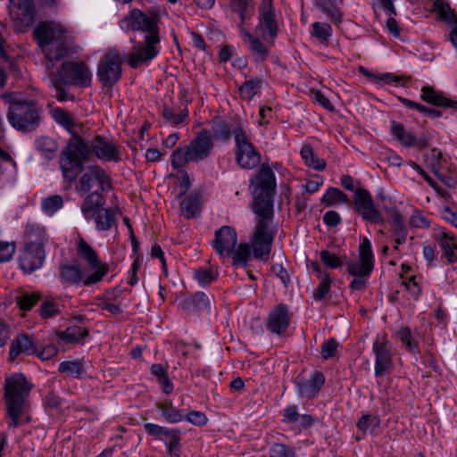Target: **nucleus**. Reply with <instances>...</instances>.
I'll return each instance as SVG.
<instances>
[{
	"mask_svg": "<svg viewBox=\"0 0 457 457\" xmlns=\"http://www.w3.org/2000/svg\"><path fill=\"white\" fill-rule=\"evenodd\" d=\"M40 295L35 293H22L16 297V302L22 311H29L39 301Z\"/></svg>",
	"mask_w": 457,
	"mask_h": 457,
	"instance_id": "56",
	"label": "nucleus"
},
{
	"mask_svg": "<svg viewBox=\"0 0 457 457\" xmlns=\"http://www.w3.org/2000/svg\"><path fill=\"white\" fill-rule=\"evenodd\" d=\"M232 264L235 267H246L251 257V247L247 243H240L232 253Z\"/></svg>",
	"mask_w": 457,
	"mask_h": 457,
	"instance_id": "41",
	"label": "nucleus"
},
{
	"mask_svg": "<svg viewBox=\"0 0 457 457\" xmlns=\"http://www.w3.org/2000/svg\"><path fill=\"white\" fill-rule=\"evenodd\" d=\"M122 27L126 30L141 31L144 37L161 38L160 23L161 17L157 10L149 9L143 12L139 9H132L127 16L121 20Z\"/></svg>",
	"mask_w": 457,
	"mask_h": 457,
	"instance_id": "6",
	"label": "nucleus"
},
{
	"mask_svg": "<svg viewBox=\"0 0 457 457\" xmlns=\"http://www.w3.org/2000/svg\"><path fill=\"white\" fill-rule=\"evenodd\" d=\"M184 420H187L192 423L193 425L201 427L204 426L207 423L208 419L206 415L202 411H191L189 412H186V417Z\"/></svg>",
	"mask_w": 457,
	"mask_h": 457,
	"instance_id": "63",
	"label": "nucleus"
},
{
	"mask_svg": "<svg viewBox=\"0 0 457 457\" xmlns=\"http://www.w3.org/2000/svg\"><path fill=\"white\" fill-rule=\"evenodd\" d=\"M236 149H241L253 145L251 142L250 130L247 126L241 121H237L233 131Z\"/></svg>",
	"mask_w": 457,
	"mask_h": 457,
	"instance_id": "35",
	"label": "nucleus"
},
{
	"mask_svg": "<svg viewBox=\"0 0 457 457\" xmlns=\"http://www.w3.org/2000/svg\"><path fill=\"white\" fill-rule=\"evenodd\" d=\"M301 156L305 164L316 170H323L326 167L324 159H320L310 145H303L301 149Z\"/></svg>",
	"mask_w": 457,
	"mask_h": 457,
	"instance_id": "40",
	"label": "nucleus"
},
{
	"mask_svg": "<svg viewBox=\"0 0 457 457\" xmlns=\"http://www.w3.org/2000/svg\"><path fill=\"white\" fill-rule=\"evenodd\" d=\"M278 30L272 0H262L259 9V23L255 27L254 34L263 40H270L271 45L278 35Z\"/></svg>",
	"mask_w": 457,
	"mask_h": 457,
	"instance_id": "13",
	"label": "nucleus"
},
{
	"mask_svg": "<svg viewBox=\"0 0 457 457\" xmlns=\"http://www.w3.org/2000/svg\"><path fill=\"white\" fill-rule=\"evenodd\" d=\"M262 86L260 79L245 80L239 87V93L242 98L251 100L259 91Z\"/></svg>",
	"mask_w": 457,
	"mask_h": 457,
	"instance_id": "49",
	"label": "nucleus"
},
{
	"mask_svg": "<svg viewBox=\"0 0 457 457\" xmlns=\"http://www.w3.org/2000/svg\"><path fill=\"white\" fill-rule=\"evenodd\" d=\"M104 195L96 190L86 196L81 205V212L87 220H93L104 207Z\"/></svg>",
	"mask_w": 457,
	"mask_h": 457,
	"instance_id": "27",
	"label": "nucleus"
},
{
	"mask_svg": "<svg viewBox=\"0 0 457 457\" xmlns=\"http://www.w3.org/2000/svg\"><path fill=\"white\" fill-rule=\"evenodd\" d=\"M7 120L15 129L32 132L41 121V109L32 100L16 101L9 106Z\"/></svg>",
	"mask_w": 457,
	"mask_h": 457,
	"instance_id": "5",
	"label": "nucleus"
},
{
	"mask_svg": "<svg viewBox=\"0 0 457 457\" xmlns=\"http://www.w3.org/2000/svg\"><path fill=\"white\" fill-rule=\"evenodd\" d=\"M254 187L253 211L256 214L255 226L250 241L254 258L267 261L270 254L277 229L273 222V195L276 190V177L271 168L263 163L251 179Z\"/></svg>",
	"mask_w": 457,
	"mask_h": 457,
	"instance_id": "1",
	"label": "nucleus"
},
{
	"mask_svg": "<svg viewBox=\"0 0 457 457\" xmlns=\"http://www.w3.org/2000/svg\"><path fill=\"white\" fill-rule=\"evenodd\" d=\"M33 385L21 373L5 378L4 403L9 428H18L30 421L29 395Z\"/></svg>",
	"mask_w": 457,
	"mask_h": 457,
	"instance_id": "3",
	"label": "nucleus"
},
{
	"mask_svg": "<svg viewBox=\"0 0 457 457\" xmlns=\"http://www.w3.org/2000/svg\"><path fill=\"white\" fill-rule=\"evenodd\" d=\"M372 351L376 356L374 373L377 378L383 377L392 364V353L388 341L383 339L373 343Z\"/></svg>",
	"mask_w": 457,
	"mask_h": 457,
	"instance_id": "20",
	"label": "nucleus"
},
{
	"mask_svg": "<svg viewBox=\"0 0 457 457\" xmlns=\"http://www.w3.org/2000/svg\"><path fill=\"white\" fill-rule=\"evenodd\" d=\"M49 79L51 81L52 86L54 87L55 90V98L60 102L64 101H73L75 96L72 95L66 87L64 84H62V81L61 80H54V74H49Z\"/></svg>",
	"mask_w": 457,
	"mask_h": 457,
	"instance_id": "52",
	"label": "nucleus"
},
{
	"mask_svg": "<svg viewBox=\"0 0 457 457\" xmlns=\"http://www.w3.org/2000/svg\"><path fill=\"white\" fill-rule=\"evenodd\" d=\"M181 210L187 219L195 218L200 213V200L197 194H190L181 203Z\"/></svg>",
	"mask_w": 457,
	"mask_h": 457,
	"instance_id": "38",
	"label": "nucleus"
},
{
	"mask_svg": "<svg viewBox=\"0 0 457 457\" xmlns=\"http://www.w3.org/2000/svg\"><path fill=\"white\" fill-rule=\"evenodd\" d=\"M9 13L16 29L27 30L34 23L36 15L33 0H9Z\"/></svg>",
	"mask_w": 457,
	"mask_h": 457,
	"instance_id": "14",
	"label": "nucleus"
},
{
	"mask_svg": "<svg viewBox=\"0 0 457 457\" xmlns=\"http://www.w3.org/2000/svg\"><path fill=\"white\" fill-rule=\"evenodd\" d=\"M117 208H104L93 219L98 230L107 231L116 224Z\"/></svg>",
	"mask_w": 457,
	"mask_h": 457,
	"instance_id": "32",
	"label": "nucleus"
},
{
	"mask_svg": "<svg viewBox=\"0 0 457 457\" xmlns=\"http://www.w3.org/2000/svg\"><path fill=\"white\" fill-rule=\"evenodd\" d=\"M190 162H193V155L187 145L178 147L171 154V166L174 169L182 168Z\"/></svg>",
	"mask_w": 457,
	"mask_h": 457,
	"instance_id": "46",
	"label": "nucleus"
},
{
	"mask_svg": "<svg viewBox=\"0 0 457 457\" xmlns=\"http://www.w3.org/2000/svg\"><path fill=\"white\" fill-rule=\"evenodd\" d=\"M397 337L406 350L410 353H415L418 350V343L413 340L409 328H402L397 332Z\"/></svg>",
	"mask_w": 457,
	"mask_h": 457,
	"instance_id": "58",
	"label": "nucleus"
},
{
	"mask_svg": "<svg viewBox=\"0 0 457 457\" xmlns=\"http://www.w3.org/2000/svg\"><path fill=\"white\" fill-rule=\"evenodd\" d=\"M353 209L365 221L379 225H383L386 222V219L376 206L373 197L368 189L363 187L355 188L353 195Z\"/></svg>",
	"mask_w": 457,
	"mask_h": 457,
	"instance_id": "7",
	"label": "nucleus"
},
{
	"mask_svg": "<svg viewBox=\"0 0 457 457\" xmlns=\"http://www.w3.org/2000/svg\"><path fill=\"white\" fill-rule=\"evenodd\" d=\"M434 9L440 20L450 26L457 27V12L451 9L450 5L443 0L434 2Z\"/></svg>",
	"mask_w": 457,
	"mask_h": 457,
	"instance_id": "33",
	"label": "nucleus"
},
{
	"mask_svg": "<svg viewBox=\"0 0 457 457\" xmlns=\"http://www.w3.org/2000/svg\"><path fill=\"white\" fill-rule=\"evenodd\" d=\"M60 277L62 281L79 284L83 279L80 268L78 265H64L61 269Z\"/></svg>",
	"mask_w": 457,
	"mask_h": 457,
	"instance_id": "48",
	"label": "nucleus"
},
{
	"mask_svg": "<svg viewBox=\"0 0 457 457\" xmlns=\"http://www.w3.org/2000/svg\"><path fill=\"white\" fill-rule=\"evenodd\" d=\"M374 268L371 243L364 237L359 245V260L346 262V270L351 276H370Z\"/></svg>",
	"mask_w": 457,
	"mask_h": 457,
	"instance_id": "15",
	"label": "nucleus"
},
{
	"mask_svg": "<svg viewBox=\"0 0 457 457\" xmlns=\"http://www.w3.org/2000/svg\"><path fill=\"white\" fill-rule=\"evenodd\" d=\"M63 305L58 299L45 298L38 310V314L42 319H50L59 315L62 312Z\"/></svg>",
	"mask_w": 457,
	"mask_h": 457,
	"instance_id": "34",
	"label": "nucleus"
},
{
	"mask_svg": "<svg viewBox=\"0 0 457 457\" xmlns=\"http://www.w3.org/2000/svg\"><path fill=\"white\" fill-rule=\"evenodd\" d=\"M325 383V376L320 371H315L309 379H302L297 382L298 394L302 397L313 398Z\"/></svg>",
	"mask_w": 457,
	"mask_h": 457,
	"instance_id": "26",
	"label": "nucleus"
},
{
	"mask_svg": "<svg viewBox=\"0 0 457 457\" xmlns=\"http://www.w3.org/2000/svg\"><path fill=\"white\" fill-rule=\"evenodd\" d=\"M67 29L54 21H41L33 31L38 46L50 61H60L67 54Z\"/></svg>",
	"mask_w": 457,
	"mask_h": 457,
	"instance_id": "4",
	"label": "nucleus"
},
{
	"mask_svg": "<svg viewBox=\"0 0 457 457\" xmlns=\"http://www.w3.org/2000/svg\"><path fill=\"white\" fill-rule=\"evenodd\" d=\"M261 37H255L249 42V47L252 53L256 55L257 59L264 62L269 57L270 48L273 46L270 45V40L261 41Z\"/></svg>",
	"mask_w": 457,
	"mask_h": 457,
	"instance_id": "37",
	"label": "nucleus"
},
{
	"mask_svg": "<svg viewBox=\"0 0 457 457\" xmlns=\"http://www.w3.org/2000/svg\"><path fill=\"white\" fill-rule=\"evenodd\" d=\"M36 148L45 154H53L57 150V143L49 137H40L35 141Z\"/></svg>",
	"mask_w": 457,
	"mask_h": 457,
	"instance_id": "60",
	"label": "nucleus"
},
{
	"mask_svg": "<svg viewBox=\"0 0 457 457\" xmlns=\"http://www.w3.org/2000/svg\"><path fill=\"white\" fill-rule=\"evenodd\" d=\"M155 405L168 423H179L186 417V411L175 407L170 400L158 402Z\"/></svg>",
	"mask_w": 457,
	"mask_h": 457,
	"instance_id": "31",
	"label": "nucleus"
},
{
	"mask_svg": "<svg viewBox=\"0 0 457 457\" xmlns=\"http://www.w3.org/2000/svg\"><path fill=\"white\" fill-rule=\"evenodd\" d=\"M237 243V234L230 226H222L214 233L212 247L221 256H230Z\"/></svg>",
	"mask_w": 457,
	"mask_h": 457,
	"instance_id": "18",
	"label": "nucleus"
},
{
	"mask_svg": "<svg viewBox=\"0 0 457 457\" xmlns=\"http://www.w3.org/2000/svg\"><path fill=\"white\" fill-rule=\"evenodd\" d=\"M56 335L61 340L68 343H79L88 335V331L81 327L71 326L63 331H57Z\"/></svg>",
	"mask_w": 457,
	"mask_h": 457,
	"instance_id": "36",
	"label": "nucleus"
},
{
	"mask_svg": "<svg viewBox=\"0 0 457 457\" xmlns=\"http://www.w3.org/2000/svg\"><path fill=\"white\" fill-rule=\"evenodd\" d=\"M122 60L117 51H109L100 60L97 77L104 87H112L121 77Z\"/></svg>",
	"mask_w": 457,
	"mask_h": 457,
	"instance_id": "11",
	"label": "nucleus"
},
{
	"mask_svg": "<svg viewBox=\"0 0 457 457\" xmlns=\"http://www.w3.org/2000/svg\"><path fill=\"white\" fill-rule=\"evenodd\" d=\"M337 0H320L319 5L322 12L327 14L330 21L336 24H339L342 21V13L337 8ZM342 3L343 0H338Z\"/></svg>",
	"mask_w": 457,
	"mask_h": 457,
	"instance_id": "45",
	"label": "nucleus"
},
{
	"mask_svg": "<svg viewBox=\"0 0 457 457\" xmlns=\"http://www.w3.org/2000/svg\"><path fill=\"white\" fill-rule=\"evenodd\" d=\"M236 126V122L228 123L221 118L216 117L211 121V134L212 137L215 140H220L223 142H228L231 135H233V131Z\"/></svg>",
	"mask_w": 457,
	"mask_h": 457,
	"instance_id": "30",
	"label": "nucleus"
},
{
	"mask_svg": "<svg viewBox=\"0 0 457 457\" xmlns=\"http://www.w3.org/2000/svg\"><path fill=\"white\" fill-rule=\"evenodd\" d=\"M24 246L44 248L48 242V237L43 227L38 224H28L24 232Z\"/></svg>",
	"mask_w": 457,
	"mask_h": 457,
	"instance_id": "28",
	"label": "nucleus"
},
{
	"mask_svg": "<svg viewBox=\"0 0 457 457\" xmlns=\"http://www.w3.org/2000/svg\"><path fill=\"white\" fill-rule=\"evenodd\" d=\"M211 297L204 292H196L179 302V307L185 312L195 313L197 312L211 311Z\"/></svg>",
	"mask_w": 457,
	"mask_h": 457,
	"instance_id": "24",
	"label": "nucleus"
},
{
	"mask_svg": "<svg viewBox=\"0 0 457 457\" xmlns=\"http://www.w3.org/2000/svg\"><path fill=\"white\" fill-rule=\"evenodd\" d=\"M236 162L243 169H253L261 162V154L254 145L235 149Z\"/></svg>",
	"mask_w": 457,
	"mask_h": 457,
	"instance_id": "29",
	"label": "nucleus"
},
{
	"mask_svg": "<svg viewBox=\"0 0 457 457\" xmlns=\"http://www.w3.org/2000/svg\"><path fill=\"white\" fill-rule=\"evenodd\" d=\"M133 46L128 56V62L133 69L149 62L160 52L161 38L144 37L142 41L131 39Z\"/></svg>",
	"mask_w": 457,
	"mask_h": 457,
	"instance_id": "10",
	"label": "nucleus"
},
{
	"mask_svg": "<svg viewBox=\"0 0 457 457\" xmlns=\"http://www.w3.org/2000/svg\"><path fill=\"white\" fill-rule=\"evenodd\" d=\"M217 272L211 268H200L195 271V278L202 286L209 285L217 278Z\"/></svg>",
	"mask_w": 457,
	"mask_h": 457,
	"instance_id": "59",
	"label": "nucleus"
},
{
	"mask_svg": "<svg viewBox=\"0 0 457 457\" xmlns=\"http://www.w3.org/2000/svg\"><path fill=\"white\" fill-rule=\"evenodd\" d=\"M37 341L34 337L21 333L12 341L9 350V359L14 361L21 354L32 355L37 353Z\"/></svg>",
	"mask_w": 457,
	"mask_h": 457,
	"instance_id": "22",
	"label": "nucleus"
},
{
	"mask_svg": "<svg viewBox=\"0 0 457 457\" xmlns=\"http://www.w3.org/2000/svg\"><path fill=\"white\" fill-rule=\"evenodd\" d=\"M397 99L404 104L406 107L416 110L420 113H423L427 115L428 117L431 118H440L442 116V112L440 110L427 107L425 105H422L420 103H416L412 100H410L408 98L403 97V96H397Z\"/></svg>",
	"mask_w": 457,
	"mask_h": 457,
	"instance_id": "42",
	"label": "nucleus"
},
{
	"mask_svg": "<svg viewBox=\"0 0 457 457\" xmlns=\"http://www.w3.org/2000/svg\"><path fill=\"white\" fill-rule=\"evenodd\" d=\"M91 154L104 162H118L121 159L117 143L103 136H95L90 141H86L78 133H72V138L62 149L59 158L63 178L69 182H74L83 171Z\"/></svg>",
	"mask_w": 457,
	"mask_h": 457,
	"instance_id": "2",
	"label": "nucleus"
},
{
	"mask_svg": "<svg viewBox=\"0 0 457 457\" xmlns=\"http://www.w3.org/2000/svg\"><path fill=\"white\" fill-rule=\"evenodd\" d=\"M45 258V248L24 246L19 258L20 267L23 271L31 273L43 266Z\"/></svg>",
	"mask_w": 457,
	"mask_h": 457,
	"instance_id": "21",
	"label": "nucleus"
},
{
	"mask_svg": "<svg viewBox=\"0 0 457 457\" xmlns=\"http://www.w3.org/2000/svg\"><path fill=\"white\" fill-rule=\"evenodd\" d=\"M312 36L320 39L322 43L328 42L332 36V28L328 23L316 21L312 24Z\"/></svg>",
	"mask_w": 457,
	"mask_h": 457,
	"instance_id": "55",
	"label": "nucleus"
},
{
	"mask_svg": "<svg viewBox=\"0 0 457 457\" xmlns=\"http://www.w3.org/2000/svg\"><path fill=\"white\" fill-rule=\"evenodd\" d=\"M144 429L146 434L164 441L167 453L170 456L179 457L181 450V431L178 428L162 427L154 423H145Z\"/></svg>",
	"mask_w": 457,
	"mask_h": 457,
	"instance_id": "12",
	"label": "nucleus"
},
{
	"mask_svg": "<svg viewBox=\"0 0 457 457\" xmlns=\"http://www.w3.org/2000/svg\"><path fill=\"white\" fill-rule=\"evenodd\" d=\"M95 181L98 183L101 191H107L112 188L110 177L105 170L98 165H90L87 167V172L81 176L78 190L84 193L89 192L93 188Z\"/></svg>",
	"mask_w": 457,
	"mask_h": 457,
	"instance_id": "17",
	"label": "nucleus"
},
{
	"mask_svg": "<svg viewBox=\"0 0 457 457\" xmlns=\"http://www.w3.org/2000/svg\"><path fill=\"white\" fill-rule=\"evenodd\" d=\"M58 370L75 378H80L84 372L83 364L79 361H62L59 364Z\"/></svg>",
	"mask_w": 457,
	"mask_h": 457,
	"instance_id": "51",
	"label": "nucleus"
},
{
	"mask_svg": "<svg viewBox=\"0 0 457 457\" xmlns=\"http://www.w3.org/2000/svg\"><path fill=\"white\" fill-rule=\"evenodd\" d=\"M380 426V420L378 416L364 414L357 421L356 427L362 432L373 433Z\"/></svg>",
	"mask_w": 457,
	"mask_h": 457,
	"instance_id": "50",
	"label": "nucleus"
},
{
	"mask_svg": "<svg viewBox=\"0 0 457 457\" xmlns=\"http://www.w3.org/2000/svg\"><path fill=\"white\" fill-rule=\"evenodd\" d=\"M293 313L287 304L278 303L270 311L265 326L272 334L281 336L288 328Z\"/></svg>",
	"mask_w": 457,
	"mask_h": 457,
	"instance_id": "16",
	"label": "nucleus"
},
{
	"mask_svg": "<svg viewBox=\"0 0 457 457\" xmlns=\"http://www.w3.org/2000/svg\"><path fill=\"white\" fill-rule=\"evenodd\" d=\"M349 202L348 195L337 187H329L321 198V203L327 206H331L337 203L349 204Z\"/></svg>",
	"mask_w": 457,
	"mask_h": 457,
	"instance_id": "44",
	"label": "nucleus"
},
{
	"mask_svg": "<svg viewBox=\"0 0 457 457\" xmlns=\"http://www.w3.org/2000/svg\"><path fill=\"white\" fill-rule=\"evenodd\" d=\"M420 99L429 104L451 108L457 111V101L447 98L441 91L436 90L433 87L425 86L420 90Z\"/></svg>",
	"mask_w": 457,
	"mask_h": 457,
	"instance_id": "25",
	"label": "nucleus"
},
{
	"mask_svg": "<svg viewBox=\"0 0 457 457\" xmlns=\"http://www.w3.org/2000/svg\"><path fill=\"white\" fill-rule=\"evenodd\" d=\"M320 255L322 262L329 269H337L343 265L341 258L328 250H321Z\"/></svg>",
	"mask_w": 457,
	"mask_h": 457,
	"instance_id": "61",
	"label": "nucleus"
},
{
	"mask_svg": "<svg viewBox=\"0 0 457 457\" xmlns=\"http://www.w3.org/2000/svg\"><path fill=\"white\" fill-rule=\"evenodd\" d=\"M338 343L335 338H329L321 345V356L324 360L333 357L337 350Z\"/></svg>",
	"mask_w": 457,
	"mask_h": 457,
	"instance_id": "62",
	"label": "nucleus"
},
{
	"mask_svg": "<svg viewBox=\"0 0 457 457\" xmlns=\"http://www.w3.org/2000/svg\"><path fill=\"white\" fill-rule=\"evenodd\" d=\"M435 239L437 242L443 256L446 258L448 263L457 262V237L451 231L439 229L435 233Z\"/></svg>",
	"mask_w": 457,
	"mask_h": 457,
	"instance_id": "23",
	"label": "nucleus"
},
{
	"mask_svg": "<svg viewBox=\"0 0 457 457\" xmlns=\"http://www.w3.org/2000/svg\"><path fill=\"white\" fill-rule=\"evenodd\" d=\"M391 132L403 145L411 147L415 145V137L411 133L406 132L402 123L392 121Z\"/></svg>",
	"mask_w": 457,
	"mask_h": 457,
	"instance_id": "39",
	"label": "nucleus"
},
{
	"mask_svg": "<svg viewBox=\"0 0 457 457\" xmlns=\"http://www.w3.org/2000/svg\"><path fill=\"white\" fill-rule=\"evenodd\" d=\"M63 205V200L61 195H54L42 200L41 208L47 215H53Z\"/></svg>",
	"mask_w": 457,
	"mask_h": 457,
	"instance_id": "53",
	"label": "nucleus"
},
{
	"mask_svg": "<svg viewBox=\"0 0 457 457\" xmlns=\"http://www.w3.org/2000/svg\"><path fill=\"white\" fill-rule=\"evenodd\" d=\"M52 116L57 123L65 128L71 135L72 133H76L73 131V129L76 126V122L68 112L62 108L56 107L53 109Z\"/></svg>",
	"mask_w": 457,
	"mask_h": 457,
	"instance_id": "47",
	"label": "nucleus"
},
{
	"mask_svg": "<svg viewBox=\"0 0 457 457\" xmlns=\"http://www.w3.org/2000/svg\"><path fill=\"white\" fill-rule=\"evenodd\" d=\"M14 252L15 244L13 242L0 241V262L10 261Z\"/></svg>",
	"mask_w": 457,
	"mask_h": 457,
	"instance_id": "64",
	"label": "nucleus"
},
{
	"mask_svg": "<svg viewBox=\"0 0 457 457\" xmlns=\"http://www.w3.org/2000/svg\"><path fill=\"white\" fill-rule=\"evenodd\" d=\"M187 146L193 155V162H197L207 158L213 148L211 131L207 129H201Z\"/></svg>",
	"mask_w": 457,
	"mask_h": 457,
	"instance_id": "19",
	"label": "nucleus"
},
{
	"mask_svg": "<svg viewBox=\"0 0 457 457\" xmlns=\"http://www.w3.org/2000/svg\"><path fill=\"white\" fill-rule=\"evenodd\" d=\"M77 253L87 263L90 270H94L92 274L85 278L84 285L90 286L102 280L109 270L108 264L100 262L96 251L82 237L78 242Z\"/></svg>",
	"mask_w": 457,
	"mask_h": 457,
	"instance_id": "9",
	"label": "nucleus"
},
{
	"mask_svg": "<svg viewBox=\"0 0 457 457\" xmlns=\"http://www.w3.org/2000/svg\"><path fill=\"white\" fill-rule=\"evenodd\" d=\"M318 279L320 283L318 287L313 290L312 296L316 301H320L329 293L332 278L328 273L322 277L318 278Z\"/></svg>",
	"mask_w": 457,
	"mask_h": 457,
	"instance_id": "54",
	"label": "nucleus"
},
{
	"mask_svg": "<svg viewBox=\"0 0 457 457\" xmlns=\"http://www.w3.org/2000/svg\"><path fill=\"white\" fill-rule=\"evenodd\" d=\"M270 457H295L294 447L282 443H274L269 450Z\"/></svg>",
	"mask_w": 457,
	"mask_h": 457,
	"instance_id": "57",
	"label": "nucleus"
},
{
	"mask_svg": "<svg viewBox=\"0 0 457 457\" xmlns=\"http://www.w3.org/2000/svg\"><path fill=\"white\" fill-rule=\"evenodd\" d=\"M51 73L54 80L82 87L89 86L92 78L89 69L83 62H63L56 71Z\"/></svg>",
	"mask_w": 457,
	"mask_h": 457,
	"instance_id": "8",
	"label": "nucleus"
},
{
	"mask_svg": "<svg viewBox=\"0 0 457 457\" xmlns=\"http://www.w3.org/2000/svg\"><path fill=\"white\" fill-rule=\"evenodd\" d=\"M386 211L390 213L389 222L393 237L407 233L404 219L399 211L395 207L386 209Z\"/></svg>",
	"mask_w": 457,
	"mask_h": 457,
	"instance_id": "43",
	"label": "nucleus"
}]
</instances>
